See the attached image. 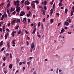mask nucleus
<instances>
[{"label": "nucleus", "mask_w": 74, "mask_h": 74, "mask_svg": "<svg viewBox=\"0 0 74 74\" xmlns=\"http://www.w3.org/2000/svg\"><path fill=\"white\" fill-rule=\"evenodd\" d=\"M33 74H37V73H36V71H34V72Z\"/></svg>", "instance_id": "obj_64"}, {"label": "nucleus", "mask_w": 74, "mask_h": 74, "mask_svg": "<svg viewBox=\"0 0 74 74\" xmlns=\"http://www.w3.org/2000/svg\"><path fill=\"white\" fill-rule=\"evenodd\" d=\"M6 30L7 31V32H10V29H6Z\"/></svg>", "instance_id": "obj_61"}, {"label": "nucleus", "mask_w": 74, "mask_h": 74, "mask_svg": "<svg viewBox=\"0 0 74 74\" xmlns=\"http://www.w3.org/2000/svg\"><path fill=\"white\" fill-rule=\"evenodd\" d=\"M63 5V4H62V3L61 2H60L59 3V6L60 7H62Z\"/></svg>", "instance_id": "obj_12"}, {"label": "nucleus", "mask_w": 74, "mask_h": 74, "mask_svg": "<svg viewBox=\"0 0 74 74\" xmlns=\"http://www.w3.org/2000/svg\"><path fill=\"white\" fill-rule=\"evenodd\" d=\"M32 59H33V57H29L30 60H31Z\"/></svg>", "instance_id": "obj_51"}, {"label": "nucleus", "mask_w": 74, "mask_h": 74, "mask_svg": "<svg viewBox=\"0 0 74 74\" xmlns=\"http://www.w3.org/2000/svg\"><path fill=\"white\" fill-rule=\"evenodd\" d=\"M0 31H1V32H3V31L2 30V29H1V28H0Z\"/></svg>", "instance_id": "obj_55"}, {"label": "nucleus", "mask_w": 74, "mask_h": 74, "mask_svg": "<svg viewBox=\"0 0 74 74\" xmlns=\"http://www.w3.org/2000/svg\"><path fill=\"white\" fill-rule=\"evenodd\" d=\"M7 45L8 47V48H10V43H7Z\"/></svg>", "instance_id": "obj_27"}, {"label": "nucleus", "mask_w": 74, "mask_h": 74, "mask_svg": "<svg viewBox=\"0 0 74 74\" xmlns=\"http://www.w3.org/2000/svg\"><path fill=\"white\" fill-rule=\"evenodd\" d=\"M16 32L15 31H13L12 32V36H13V37H14V36H15V35H14V34H15V33H16Z\"/></svg>", "instance_id": "obj_9"}, {"label": "nucleus", "mask_w": 74, "mask_h": 74, "mask_svg": "<svg viewBox=\"0 0 74 74\" xmlns=\"http://www.w3.org/2000/svg\"><path fill=\"white\" fill-rule=\"evenodd\" d=\"M9 33H8V32H7L6 33V34H5V35H6V36H8Z\"/></svg>", "instance_id": "obj_42"}, {"label": "nucleus", "mask_w": 74, "mask_h": 74, "mask_svg": "<svg viewBox=\"0 0 74 74\" xmlns=\"http://www.w3.org/2000/svg\"><path fill=\"white\" fill-rule=\"evenodd\" d=\"M27 10H30V8H29V7L27 6Z\"/></svg>", "instance_id": "obj_37"}, {"label": "nucleus", "mask_w": 74, "mask_h": 74, "mask_svg": "<svg viewBox=\"0 0 74 74\" xmlns=\"http://www.w3.org/2000/svg\"><path fill=\"white\" fill-rule=\"evenodd\" d=\"M72 9L73 11H74V6L72 7Z\"/></svg>", "instance_id": "obj_57"}, {"label": "nucleus", "mask_w": 74, "mask_h": 74, "mask_svg": "<svg viewBox=\"0 0 74 74\" xmlns=\"http://www.w3.org/2000/svg\"><path fill=\"white\" fill-rule=\"evenodd\" d=\"M9 68H10V69H12V65L11 64H10L9 66Z\"/></svg>", "instance_id": "obj_21"}, {"label": "nucleus", "mask_w": 74, "mask_h": 74, "mask_svg": "<svg viewBox=\"0 0 74 74\" xmlns=\"http://www.w3.org/2000/svg\"><path fill=\"white\" fill-rule=\"evenodd\" d=\"M16 13V11H14L12 12V14H15Z\"/></svg>", "instance_id": "obj_54"}, {"label": "nucleus", "mask_w": 74, "mask_h": 74, "mask_svg": "<svg viewBox=\"0 0 74 74\" xmlns=\"http://www.w3.org/2000/svg\"><path fill=\"white\" fill-rule=\"evenodd\" d=\"M4 50V48H2L1 49V51H3Z\"/></svg>", "instance_id": "obj_45"}, {"label": "nucleus", "mask_w": 74, "mask_h": 74, "mask_svg": "<svg viewBox=\"0 0 74 74\" xmlns=\"http://www.w3.org/2000/svg\"><path fill=\"white\" fill-rule=\"evenodd\" d=\"M31 6L33 8H35V5L34 4L32 3Z\"/></svg>", "instance_id": "obj_5"}, {"label": "nucleus", "mask_w": 74, "mask_h": 74, "mask_svg": "<svg viewBox=\"0 0 74 74\" xmlns=\"http://www.w3.org/2000/svg\"><path fill=\"white\" fill-rule=\"evenodd\" d=\"M17 12V14H16V15H19V12L20 11H16Z\"/></svg>", "instance_id": "obj_14"}, {"label": "nucleus", "mask_w": 74, "mask_h": 74, "mask_svg": "<svg viewBox=\"0 0 74 74\" xmlns=\"http://www.w3.org/2000/svg\"><path fill=\"white\" fill-rule=\"evenodd\" d=\"M36 28H35L34 30L33 31V32L32 33V34H33L36 32Z\"/></svg>", "instance_id": "obj_13"}, {"label": "nucleus", "mask_w": 74, "mask_h": 74, "mask_svg": "<svg viewBox=\"0 0 74 74\" xmlns=\"http://www.w3.org/2000/svg\"><path fill=\"white\" fill-rule=\"evenodd\" d=\"M73 15V10H72L71 11V16H72Z\"/></svg>", "instance_id": "obj_20"}, {"label": "nucleus", "mask_w": 74, "mask_h": 74, "mask_svg": "<svg viewBox=\"0 0 74 74\" xmlns=\"http://www.w3.org/2000/svg\"><path fill=\"white\" fill-rule=\"evenodd\" d=\"M50 14L51 15H52L53 14V10L51 9L50 10Z\"/></svg>", "instance_id": "obj_10"}, {"label": "nucleus", "mask_w": 74, "mask_h": 74, "mask_svg": "<svg viewBox=\"0 0 74 74\" xmlns=\"http://www.w3.org/2000/svg\"><path fill=\"white\" fill-rule=\"evenodd\" d=\"M3 60H4V62L5 61V57H4V58H3Z\"/></svg>", "instance_id": "obj_48"}, {"label": "nucleus", "mask_w": 74, "mask_h": 74, "mask_svg": "<svg viewBox=\"0 0 74 74\" xmlns=\"http://www.w3.org/2000/svg\"><path fill=\"white\" fill-rule=\"evenodd\" d=\"M7 12L8 14H10V12H9V10H8V9H7Z\"/></svg>", "instance_id": "obj_33"}, {"label": "nucleus", "mask_w": 74, "mask_h": 74, "mask_svg": "<svg viewBox=\"0 0 74 74\" xmlns=\"http://www.w3.org/2000/svg\"><path fill=\"white\" fill-rule=\"evenodd\" d=\"M24 4L25 5H26L27 4V1H25L24 2Z\"/></svg>", "instance_id": "obj_35"}, {"label": "nucleus", "mask_w": 74, "mask_h": 74, "mask_svg": "<svg viewBox=\"0 0 74 74\" xmlns=\"http://www.w3.org/2000/svg\"><path fill=\"white\" fill-rule=\"evenodd\" d=\"M61 24V23H58V26H60V25Z\"/></svg>", "instance_id": "obj_50"}, {"label": "nucleus", "mask_w": 74, "mask_h": 74, "mask_svg": "<svg viewBox=\"0 0 74 74\" xmlns=\"http://www.w3.org/2000/svg\"><path fill=\"white\" fill-rule=\"evenodd\" d=\"M53 19H51V23H53Z\"/></svg>", "instance_id": "obj_30"}, {"label": "nucleus", "mask_w": 74, "mask_h": 74, "mask_svg": "<svg viewBox=\"0 0 74 74\" xmlns=\"http://www.w3.org/2000/svg\"><path fill=\"white\" fill-rule=\"evenodd\" d=\"M69 23H70L71 22V19L69 18Z\"/></svg>", "instance_id": "obj_41"}, {"label": "nucleus", "mask_w": 74, "mask_h": 74, "mask_svg": "<svg viewBox=\"0 0 74 74\" xmlns=\"http://www.w3.org/2000/svg\"><path fill=\"white\" fill-rule=\"evenodd\" d=\"M68 33L69 34H71V32H68Z\"/></svg>", "instance_id": "obj_60"}, {"label": "nucleus", "mask_w": 74, "mask_h": 74, "mask_svg": "<svg viewBox=\"0 0 74 74\" xmlns=\"http://www.w3.org/2000/svg\"><path fill=\"white\" fill-rule=\"evenodd\" d=\"M16 21H18V22H20L21 20L20 19H17Z\"/></svg>", "instance_id": "obj_31"}, {"label": "nucleus", "mask_w": 74, "mask_h": 74, "mask_svg": "<svg viewBox=\"0 0 74 74\" xmlns=\"http://www.w3.org/2000/svg\"><path fill=\"white\" fill-rule=\"evenodd\" d=\"M43 15H45V10H44L43 11Z\"/></svg>", "instance_id": "obj_32"}, {"label": "nucleus", "mask_w": 74, "mask_h": 74, "mask_svg": "<svg viewBox=\"0 0 74 74\" xmlns=\"http://www.w3.org/2000/svg\"><path fill=\"white\" fill-rule=\"evenodd\" d=\"M19 65H22V62H20L19 63Z\"/></svg>", "instance_id": "obj_63"}, {"label": "nucleus", "mask_w": 74, "mask_h": 74, "mask_svg": "<svg viewBox=\"0 0 74 74\" xmlns=\"http://www.w3.org/2000/svg\"><path fill=\"white\" fill-rule=\"evenodd\" d=\"M25 15V13L23 11H22L20 14V16H23V15Z\"/></svg>", "instance_id": "obj_2"}, {"label": "nucleus", "mask_w": 74, "mask_h": 74, "mask_svg": "<svg viewBox=\"0 0 74 74\" xmlns=\"http://www.w3.org/2000/svg\"><path fill=\"white\" fill-rule=\"evenodd\" d=\"M7 35H5V39L6 40V39H7Z\"/></svg>", "instance_id": "obj_25"}, {"label": "nucleus", "mask_w": 74, "mask_h": 74, "mask_svg": "<svg viewBox=\"0 0 74 74\" xmlns=\"http://www.w3.org/2000/svg\"><path fill=\"white\" fill-rule=\"evenodd\" d=\"M34 43H32L31 44V48L32 49H33V48H34Z\"/></svg>", "instance_id": "obj_8"}, {"label": "nucleus", "mask_w": 74, "mask_h": 74, "mask_svg": "<svg viewBox=\"0 0 74 74\" xmlns=\"http://www.w3.org/2000/svg\"><path fill=\"white\" fill-rule=\"evenodd\" d=\"M11 26V23H9L8 25V26Z\"/></svg>", "instance_id": "obj_47"}, {"label": "nucleus", "mask_w": 74, "mask_h": 74, "mask_svg": "<svg viewBox=\"0 0 74 74\" xmlns=\"http://www.w3.org/2000/svg\"><path fill=\"white\" fill-rule=\"evenodd\" d=\"M38 37H39V38L41 37V35H40V34L38 35Z\"/></svg>", "instance_id": "obj_52"}, {"label": "nucleus", "mask_w": 74, "mask_h": 74, "mask_svg": "<svg viewBox=\"0 0 74 74\" xmlns=\"http://www.w3.org/2000/svg\"><path fill=\"white\" fill-rule=\"evenodd\" d=\"M25 67H23V71H25Z\"/></svg>", "instance_id": "obj_40"}, {"label": "nucleus", "mask_w": 74, "mask_h": 74, "mask_svg": "<svg viewBox=\"0 0 74 74\" xmlns=\"http://www.w3.org/2000/svg\"><path fill=\"white\" fill-rule=\"evenodd\" d=\"M28 22H30V18H28Z\"/></svg>", "instance_id": "obj_46"}, {"label": "nucleus", "mask_w": 74, "mask_h": 74, "mask_svg": "<svg viewBox=\"0 0 74 74\" xmlns=\"http://www.w3.org/2000/svg\"><path fill=\"white\" fill-rule=\"evenodd\" d=\"M38 27L40 26H41V23H40V22H39V23L38 24Z\"/></svg>", "instance_id": "obj_19"}, {"label": "nucleus", "mask_w": 74, "mask_h": 74, "mask_svg": "<svg viewBox=\"0 0 74 74\" xmlns=\"http://www.w3.org/2000/svg\"><path fill=\"white\" fill-rule=\"evenodd\" d=\"M35 1H33L32 3H31V5H32V4H34L35 3Z\"/></svg>", "instance_id": "obj_36"}, {"label": "nucleus", "mask_w": 74, "mask_h": 74, "mask_svg": "<svg viewBox=\"0 0 74 74\" xmlns=\"http://www.w3.org/2000/svg\"><path fill=\"white\" fill-rule=\"evenodd\" d=\"M53 7H55V3H54V4L53 5Z\"/></svg>", "instance_id": "obj_62"}, {"label": "nucleus", "mask_w": 74, "mask_h": 74, "mask_svg": "<svg viewBox=\"0 0 74 74\" xmlns=\"http://www.w3.org/2000/svg\"><path fill=\"white\" fill-rule=\"evenodd\" d=\"M15 22H16V20H13V21L11 22V24L12 25H14V23H15Z\"/></svg>", "instance_id": "obj_6"}, {"label": "nucleus", "mask_w": 74, "mask_h": 74, "mask_svg": "<svg viewBox=\"0 0 74 74\" xmlns=\"http://www.w3.org/2000/svg\"><path fill=\"white\" fill-rule=\"evenodd\" d=\"M35 3L36 4H38V3H39V2H38V1L36 0L35 1Z\"/></svg>", "instance_id": "obj_23"}, {"label": "nucleus", "mask_w": 74, "mask_h": 74, "mask_svg": "<svg viewBox=\"0 0 74 74\" xmlns=\"http://www.w3.org/2000/svg\"><path fill=\"white\" fill-rule=\"evenodd\" d=\"M18 28H19V26H17L15 28V29H16V30L18 29Z\"/></svg>", "instance_id": "obj_29"}, {"label": "nucleus", "mask_w": 74, "mask_h": 74, "mask_svg": "<svg viewBox=\"0 0 74 74\" xmlns=\"http://www.w3.org/2000/svg\"><path fill=\"white\" fill-rule=\"evenodd\" d=\"M16 61H17V62H19V59H18V58H16Z\"/></svg>", "instance_id": "obj_59"}, {"label": "nucleus", "mask_w": 74, "mask_h": 74, "mask_svg": "<svg viewBox=\"0 0 74 74\" xmlns=\"http://www.w3.org/2000/svg\"><path fill=\"white\" fill-rule=\"evenodd\" d=\"M2 45H3V41H1V42H0V46L1 47Z\"/></svg>", "instance_id": "obj_18"}, {"label": "nucleus", "mask_w": 74, "mask_h": 74, "mask_svg": "<svg viewBox=\"0 0 74 74\" xmlns=\"http://www.w3.org/2000/svg\"><path fill=\"white\" fill-rule=\"evenodd\" d=\"M21 30H19L18 32V34L19 35L21 34Z\"/></svg>", "instance_id": "obj_28"}, {"label": "nucleus", "mask_w": 74, "mask_h": 74, "mask_svg": "<svg viewBox=\"0 0 74 74\" xmlns=\"http://www.w3.org/2000/svg\"><path fill=\"white\" fill-rule=\"evenodd\" d=\"M16 3L17 5L16 8L17 9L16 10V11H20V10H21V8H20V7H19V1L18 0L16 1Z\"/></svg>", "instance_id": "obj_1"}, {"label": "nucleus", "mask_w": 74, "mask_h": 74, "mask_svg": "<svg viewBox=\"0 0 74 74\" xmlns=\"http://www.w3.org/2000/svg\"><path fill=\"white\" fill-rule=\"evenodd\" d=\"M5 55L6 56H9V54L8 53H7L5 54Z\"/></svg>", "instance_id": "obj_44"}, {"label": "nucleus", "mask_w": 74, "mask_h": 74, "mask_svg": "<svg viewBox=\"0 0 74 74\" xmlns=\"http://www.w3.org/2000/svg\"><path fill=\"white\" fill-rule=\"evenodd\" d=\"M45 21V18H44L43 19V22H44Z\"/></svg>", "instance_id": "obj_53"}, {"label": "nucleus", "mask_w": 74, "mask_h": 74, "mask_svg": "<svg viewBox=\"0 0 74 74\" xmlns=\"http://www.w3.org/2000/svg\"><path fill=\"white\" fill-rule=\"evenodd\" d=\"M14 9H13V8H11V9H10V12H13V11H14Z\"/></svg>", "instance_id": "obj_11"}, {"label": "nucleus", "mask_w": 74, "mask_h": 74, "mask_svg": "<svg viewBox=\"0 0 74 74\" xmlns=\"http://www.w3.org/2000/svg\"><path fill=\"white\" fill-rule=\"evenodd\" d=\"M29 4H30V2L28 1L27 3V5H29Z\"/></svg>", "instance_id": "obj_39"}, {"label": "nucleus", "mask_w": 74, "mask_h": 74, "mask_svg": "<svg viewBox=\"0 0 74 74\" xmlns=\"http://www.w3.org/2000/svg\"><path fill=\"white\" fill-rule=\"evenodd\" d=\"M65 30L64 29L62 28L61 30V32L60 33V34H61V33H63L64 32Z\"/></svg>", "instance_id": "obj_7"}, {"label": "nucleus", "mask_w": 74, "mask_h": 74, "mask_svg": "<svg viewBox=\"0 0 74 74\" xmlns=\"http://www.w3.org/2000/svg\"><path fill=\"white\" fill-rule=\"evenodd\" d=\"M3 4H4L3 3H2L1 4H0V6H3Z\"/></svg>", "instance_id": "obj_49"}, {"label": "nucleus", "mask_w": 74, "mask_h": 74, "mask_svg": "<svg viewBox=\"0 0 74 74\" xmlns=\"http://www.w3.org/2000/svg\"><path fill=\"white\" fill-rule=\"evenodd\" d=\"M15 41H16V40L15 39H14L12 41V43L13 45H15Z\"/></svg>", "instance_id": "obj_4"}, {"label": "nucleus", "mask_w": 74, "mask_h": 74, "mask_svg": "<svg viewBox=\"0 0 74 74\" xmlns=\"http://www.w3.org/2000/svg\"><path fill=\"white\" fill-rule=\"evenodd\" d=\"M27 64L28 66H30V62H27Z\"/></svg>", "instance_id": "obj_26"}, {"label": "nucleus", "mask_w": 74, "mask_h": 74, "mask_svg": "<svg viewBox=\"0 0 74 74\" xmlns=\"http://www.w3.org/2000/svg\"><path fill=\"white\" fill-rule=\"evenodd\" d=\"M67 9H65V14H67V11H68Z\"/></svg>", "instance_id": "obj_22"}, {"label": "nucleus", "mask_w": 74, "mask_h": 74, "mask_svg": "<svg viewBox=\"0 0 74 74\" xmlns=\"http://www.w3.org/2000/svg\"><path fill=\"white\" fill-rule=\"evenodd\" d=\"M4 15H3L1 17V20H3V19H4Z\"/></svg>", "instance_id": "obj_15"}, {"label": "nucleus", "mask_w": 74, "mask_h": 74, "mask_svg": "<svg viewBox=\"0 0 74 74\" xmlns=\"http://www.w3.org/2000/svg\"><path fill=\"white\" fill-rule=\"evenodd\" d=\"M14 4L15 5H16V4H17V3H16V2L15 1H14Z\"/></svg>", "instance_id": "obj_17"}, {"label": "nucleus", "mask_w": 74, "mask_h": 74, "mask_svg": "<svg viewBox=\"0 0 74 74\" xmlns=\"http://www.w3.org/2000/svg\"><path fill=\"white\" fill-rule=\"evenodd\" d=\"M4 15L5 17V18H7V14H6V13L5 12L4 13Z\"/></svg>", "instance_id": "obj_16"}, {"label": "nucleus", "mask_w": 74, "mask_h": 74, "mask_svg": "<svg viewBox=\"0 0 74 74\" xmlns=\"http://www.w3.org/2000/svg\"><path fill=\"white\" fill-rule=\"evenodd\" d=\"M59 73H60L61 72H62V70L61 69H59Z\"/></svg>", "instance_id": "obj_58"}, {"label": "nucleus", "mask_w": 74, "mask_h": 74, "mask_svg": "<svg viewBox=\"0 0 74 74\" xmlns=\"http://www.w3.org/2000/svg\"><path fill=\"white\" fill-rule=\"evenodd\" d=\"M25 2V0H23L21 1V4H23Z\"/></svg>", "instance_id": "obj_34"}, {"label": "nucleus", "mask_w": 74, "mask_h": 74, "mask_svg": "<svg viewBox=\"0 0 74 74\" xmlns=\"http://www.w3.org/2000/svg\"><path fill=\"white\" fill-rule=\"evenodd\" d=\"M25 33H26V34H28V32H27V31L25 30Z\"/></svg>", "instance_id": "obj_56"}, {"label": "nucleus", "mask_w": 74, "mask_h": 74, "mask_svg": "<svg viewBox=\"0 0 74 74\" xmlns=\"http://www.w3.org/2000/svg\"><path fill=\"white\" fill-rule=\"evenodd\" d=\"M26 63V62H22V63L23 64H25V63Z\"/></svg>", "instance_id": "obj_43"}, {"label": "nucleus", "mask_w": 74, "mask_h": 74, "mask_svg": "<svg viewBox=\"0 0 74 74\" xmlns=\"http://www.w3.org/2000/svg\"><path fill=\"white\" fill-rule=\"evenodd\" d=\"M31 14V12H30V11H29V12L28 13V14H27V17H29V16H30V15Z\"/></svg>", "instance_id": "obj_3"}, {"label": "nucleus", "mask_w": 74, "mask_h": 74, "mask_svg": "<svg viewBox=\"0 0 74 74\" xmlns=\"http://www.w3.org/2000/svg\"><path fill=\"white\" fill-rule=\"evenodd\" d=\"M11 4V2H9L8 4H7V7H8L10 5V4Z\"/></svg>", "instance_id": "obj_24"}, {"label": "nucleus", "mask_w": 74, "mask_h": 74, "mask_svg": "<svg viewBox=\"0 0 74 74\" xmlns=\"http://www.w3.org/2000/svg\"><path fill=\"white\" fill-rule=\"evenodd\" d=\"M44 8L45 10H47V6H45L44 7Z\"/></svg>", "instance_id": "obj_38"}]
</instances>
